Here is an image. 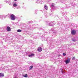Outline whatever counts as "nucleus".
<instances>
[{
  "label": "nucleus",
  "instance_id": "obj_15",
  "mask_svg": "<svg viewBox=\"0 0 78 78\" xmlns=\"http://www.w3.org/2000/svg\"><path fill=\"white\" fill-rule=\"evenodd\" d=\"M51 6H52L53 7H54V5H51Z\"/></svg>",
  "mask_w": 78,
  "mask_h": 78
},
{
  "label": "nucleus",
  "instance_id": "obj_4",
  "mask_svg": "<svg viewBox=\"0 0 78 78\" xmlns=\"http://www.w3.org/2000/svg\"><path fill=\"white\" fill-rule=\"evenodd\" d=\"M11 27L9 26H8L7 27V31H11Z\"/></svg>",
  "mask_w": 78,
  "mask_h": 78
},
{
  "label": "nucleus",
  "instance_id": "obj_1",
  "mask_svg": "<svg viewBox=\"0 0 78 78\" xmlns=\"http://www.w3.org/2000/svg\"><path fill=\"white\" fill-rule=\"evenodd\" d=\"M10 18L11 20H14L16 19V16L13 14H12L10 16Z\"/></svg>",
  "mask_w": 78,
  "mask_h": 78
},
{
  "label": "nucleus",
  "instance_id": "obj_17",
  "mask_svg": "<svg viewBox=\"0 0 78 78\" xmlns=\"http://www.w3.org/2000/svg\"><path fill=\"white\" fill-rule=\"evenodd\" d=\"M73 58L74 59H75V57H73Z\"/></svg>",
  "mask_w": 78,
  "mask_h": 78
},
{
  "label": "nucleus",
  "instance_id": "obj_6",
  "mask_svg": "<svg viewBox=\"0 0 78 78\" xmlns=\"http://www.w3.org/2000/svg\"><path fill=\"white\" fill-rule=\"evenodd\" d=\"M4 74L2 73H0V77L4 76Z\"/></svg>",
  "mask_w": 78,
  "mask_h": 78
},
{
  "label": "nucleus",
  "instance_id": "obj_14",
  "mask_svg": "<svg viewBox=\"0 0 78 78\" xmlns=\"http://www.w3.org/2000/svg\"><path fill=\"white\" fill-rule=\"evenodd\" d=\"M73 41H74V42H75V41H76V40L73 39Z\"/></svg>",
  "mask_w": 78,
  "mask_h": 78
},
{
  "label": "nucleus",
  "instance_id": "obj_13",
  "mask_svg": "<svg viewBox=\"0 0 78 78\" xmlns=\"http://www.w3.org/2000/svg\"><path fill=\"white\" fill-rule=\"evenodd\" d=\"M63 56H66V53H63Z\"/></svg>",
  "mask_w": 78,
  "mask_h": 78
},
{
  "label": "nucleus",
  "instance_id": "obj_3",
  "mask_svg": "<svg viewBox=\"0 0 78 78\" xmlns=\"http://www.w3.org/2000/svg\"><path fill=\"white\" fill-rule=\"evenodd\" d=\"M71 34L73 35H75V34H76V31L73 30L71 31Z\"/></svg>",
  "mask_w": 78,
  "mask_h": 78
},
{
  "label": "nucleus",
  "instance_id": "obj_12",
  "mask_svg": "<svg viewBox=\"0 0 78 78\" xmlns=\"http://www.w3.org/2000/svg\"><path fill=\"white\" fill-rule=\"evenodd\" d=\"M27 76H28V75L27 74H26L25 75L24 77H25V78H27Z\"/></svg>",
  "mask_w": 78,
  "mask_h": 78
},
{
  "label": "nucleus",
  "instance_id": "obj_5",
  "mask_svg": "<svg viewBox=\"0 0 78 78\" xmlns=\"http://www.w3.org/2000/svg\"><path fill=\"white\" fill-rule=\"evenodd\" d=\"M70 59L69 58H68V59L65 62L66 64H68V63H69V62H70Z\"/></svg>",
  "mask_w": 78,
  "mask_h": 78
},
{
  "label": "nucleus",
  "instance_id": "obj_18",
  "mask_svg": "<svg viewBox=\"0 0 78 78\" xmlns=\"http://www.w3.org/2000/svg\"><path fill=\"white\" fill-rule=\"evenodd\" d=\"M17 0H14L15 1H17Z\"/></svg>",
  "mask_w": 78,
  "mask_h": 78
},
{
  "label": "nucleus",
  "instance_id": "obj_2",
  "mask_svg": "<svg viewBox=\"0 0 78 78\" xmlns=\"http://www.w3.org/2000/svg\"><path fill=\"white\" fill-rule=\"evenodd\" d=\"M37 51L39 52L42 51V48L40 47H39L37 49Z\"/></svg>",
  "mask_w": 78,
  "mask_h": 78
},
{
  "label": "nucleus",
  "instance_id": "obj_11",
  "mask_svg": "<svg viewBox=\"0 0 78 78\" xmlns=\"http://www.w3.org/2000/svg\"><path fill=\"white\" fill-rule=\"evenodd\" d=\"M44 8L46 10H47L48 9V7L46 5H44Z\"/></svg>",
  "mask_w": 78,
  "mask_h": 78
},
{
  "label": "nucleus",
  "instance_id": "obj_16",
  "mask_svg": "<svg viewBox=\"0 0 78 78\" xmlns=\"http://www.w3.org/2000/svg\"><path fill=\"white\" fill-rule=\"evenodd\" d=\"M58 56H61V55H58Z\"/></svg>",
  "mask_w": 78,
  "mask_h": 78
},
{
  "label": "nucleus",
  "instance_id": "obj_8",
  "mask_svg": "<svg viewBox=\"0 0 78 78\" xmlns=\"http://www.w3.org/2000/svg\"><path fill=\"white\" fill-rule=\"evenodd\" d=\"M17 32H18V33H20L22 32V30L18 29L17 30Z\"/></svg>",
  "mask_w": 78,
  "mask_h": 78
},
{
  "label": "nucleus",
  "instance_id": "obj_10",
  "mask_svg": "<svg viewBox=\"0 0 78 78\" xmlns=\"http://www.w3.org/2000/svg\"><path fill=\"white\" fill-rule=\"evenodd\" d=\"M13 6H14V7H16V6H17V5L16 4H14Z\"/></svg>",
  "mask_w": 78,
  "mask_h": 78
},
{
  "label": "nucleus",
  "instance_id": "obj_9",
  "mask_svg": "<svg viewBox=\"0 0 78 78\" xmlns=\"http://www.w3.org/2000/svg\"><path fill=\"white\" fill-rule=\"evenodd\" d=\"M33 66H30L29 68V70H31V69H33Z\"/></svg>",
  "mask_w": 78,
  "mask_h": 78
},
{
  "label": "nucleus",
  "instance_id": "obj_7",
  "mask_svg": "<svg viewBox=\"0 0 78 78\" xmlns=\"http://www.w3.org/2000/svg\"><path fill=\"white\" fill-rule=\"evenodd\" d=\"M34 54H31V55H28L29 57H32L34 56Z\"/></svg>",
  "mask_w": 78,
  "mask_h": 78
}]
</instances>
